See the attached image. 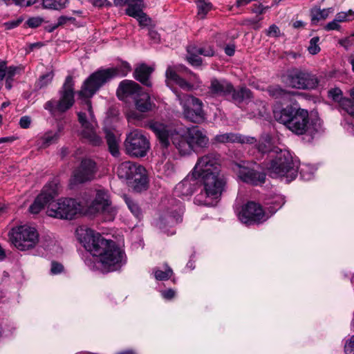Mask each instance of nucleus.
<instances>
[{
    "label": "nucleus",
    "mask_w": 354,
    "mask_h": 354,
    "mask_svg": "<svg viewBox=\"0 0 354 354\" xmlns=\"http://www.w3.org/2000/svg\"><path fill=\"white\" fill-rule=\"evenodd\" d=\"M31 123V119L29 116H22L19 120V126L23 129H28Z\"/></svg>",
    "instance_id": "69168bd1"
},
{
    "label": "nucleus",
    "mask_w": 354,
    "mask_h": 354,
    "mask_svg": "<svg viewBox=\"0 0 354 354\" xmlns=\"http://www.w3.org/2000/svg\"><path fill=\"white\" fill-rule=\"evenodd\" d=\"M272 137L266 135L257 143L255 144L254 148L257 151V158L260 160L266 157V159H270L277 151L279 149L272 142Z\"/></svg>",
    "instance_id": "aec40b11"
},
{
    "label": "nucleus",
    "mask_w": 354,
    "mask_h": 354,
    "mask_svg": "<svg viewBox=\"0 0 354 354\" xmlns=\"http://www.w3.org/2000/svg\"><path fill=\"white\" fill-rule=\"evenodd\" d=\"M187 51L188 54L187 61L188 63L194 67L201 66L203 64V59L196 53L194 52L193 48L190 46L187 47Z\"/></svg>",
    "instance_id": "4c0bfd02"
},
{
    "label": "nucleus",
    "mask_w": 354,
    "mask_h": 354,
    "mask_svg": "<svg viewBox=\"0 0 354 354\" xmlns=\"http://www.w3.org/2000/svg\"><path fill=\"white\" fill-rule=\"evenodd\" d=\"M344 351L346 354H354V335L345 344Z\"/></svg>",
    "instance_id": "13d9d810"
},
{
    "label": "nucleus",
    "mask_w": 354,
    "mask_h": 354,
    "mask_svg": "<svg viewBox=\"0 0 354 354\" xmlns=\"http://www.w3.org/2000/svg\"><path fill=\"white\" fill-rule=\"evenodd\" d=\"M266 35L268 37H278L280 35V30L277 25L272 24L270 26L266 32Z\"/></svg>",
    "instance_id": "6e6d98bb"
},
{
    "label": "nucleus",
    "mask_w": 354,
    "mask_h": 354,
    "mask_svg": "<svg viewBox=\"0 0 354 354\" xmlns=\"http://www.w3.org/2000/svg\"><path fill=\"white\" fill-rule=\"evenodd\" d=\"M301 109L297 103L281 105L273 110L274 118L277 122L287 128Z\"/></svg>",
    "instance_id": "a211bd4d"
},
{
    "label": "nucleus",
    "mask_w": 354,
    "mask_h": 354,
    "mask_svg": "<svg viewBox=\"0 0 354 354\" xmlns=\"http://www.w3.org/2000/svg\"><path fill=\"white\" fill-rule=\"evenodd\" d=\"M266 167L271 174L286 177L288 183L294 180L298 174V167L287 150L279 149L266 163Z\"/></svg>",
    "instance_id": "39448f33"
},
{
    "label": "nucleus",
    "mask_w": 354,
    "mask_h": 354,
    "mask_svg": "<svg viewBox=\"0 0 354 354\" xmlns=\"http://www.w3.org/2000/svg\"><path fill=\"white\" fill-rule=\"evenodd\" d=\"M133 172L132 180H128L127 184L136 192L147 190L149 185V180L146 169L141 165L138 166V169Z\"/></svg>",
    "instance_id": "412c9836"
},
{
    "label": "nucleus",
    "mask_w": 354,
    "mask_h": 354,
    "mask_svg": "<svg viewBox=\"0 0 354 354\" xmlns=\"http://www.w3.org/2000/svg\"><path fill=\"white\" fill-rule=\"evenodd\" d=\"M140 164L132 161H124L120 163L117 169V174L120 179L132 180V175L138 169Z\"/></svg>",
    "instance_id": "cd10ccee"
},
{
    "label": "nucleus",
    "mask_w": 354,
    "mask_h": 354,
    "mask_svg": "<svg viewBox=\"0 0 354 354\" xmlns=\"http://www.w3.org/2000/svg\"><path fill=\"white\" fill-rule=\"evenodd\" d=\"M174 92L182 106L185 119L196 124L202 123L205 120L203 103L201 99L192 95L181 93L177 89H174Z\"/></svg>",
    "instance_id": "6e6552de"
},
{
    "label": "nucleus",
    "mask_w": 354,
    "mask_h": 354,
    "mask_svg": "<svg viewBox=\"0 0 354 354\" xmlns=\"http://www.w3.org/2000/svg\"><path fill=\"white\" fill-rule=\"evenodd\" d=\"M320 38L318 36L313 37L309 41V46H308V51L312 55H315L321 51L319 46Z\"/></svg>",
    "instance_id": "a19ab883"
},
{
    "label": "nucleus",
    "mask_w": 354,
    "mask_h": 354,
    "mask_svg": "<svg viewBox=\"0 0 354 354\" xmlns=\"http://www.w3.org/2000/svg\"><path fill=\"white\" fill-rule=\"evenodd\" d=\"M193 176L199 178L203 183L201 194L194 198V203H201V197L203 194L207 198L219 199L225 191L227 178L221 172V155L212 151L198 158L196 165L192 169Z\"/></svg>",
    "instance_id": "f03ea898"
},
{
    "label": "nucleus",
    "mask_w": 354,
    "mask_h": 354,
    "mask_svg": "<svg viewBox=\"0 0 354 354\" xmlns=\"http://www.w3.org/2000/svg\"><path fill=\"white\" fill-rule=\"evenodd\" d=\"M106 140L110 153L117 157L120 154L119 145L115 134L110 130L106 131Z\"/></svg>",
    "instance_id": "2f4dec72"
},
{
    "label": "nucleus",
    "mask_w": 354,
    "mask_h": 354,
    "mask_svg": "<svg viewBox=\"0 0 354 354\" xmlns=\"http://www.w3.org/2000/svg\"><path fill=\"white\" fill-rule=\"evenodd\" d=\"M44 22V19L41 17H32L28 18L24 24V27L37 28Z\"/></svg>",
    "instance_id": "37998d69"
},
{
    "label": "nucleus",
    "mask_w": 354,
    "mask_h": 354,
    "mask_svg": "<svg viewBox=\"0 0 354 354\" xmlns=\"http://www.w3.org/2000/svg\"><path fill=\"white\" fill-rule=\"evenodd\" d=\"M104 84L92 73L82 83L81 88L77 92L78 100L82 106H86L91 118L94 116L91 98Z\"/></svg>",
    "instance_id": "f8f14e48"
},
{
    "label": "nucleus",
    "mask_w": 354,
    "mask_h": 354,
    "mask_svg": "<svg viewBox=\"0 0 354 354\" xmlns=\"http://www.w3.org/2000/svg\"><path fill=\"white\" fill-rule=\"evenodd\" d=\"M328 96L337 102L340 108L354 118V103L350 98L343 96V93L339 88L335 87L328 90Z\"/></svg>",
    "instance_id": "5701e85b"
},
{
    "label": "nucleus",
    "mask_w": 354,
    "mask_h": 354,
    "mask_svg": "<svg viewBox=\"0 0 354 354\" xmlns=\"http://www.w3.org/2000/svg\"><path fill=\"white\" fill-rule=\"evenodd\" d=\"M335 19L339 23L352 21L354 20V11L350 9L347 12H339L336 14Z\"/></svg>",
    "instance_id": "79ce46f5"
},
{
    "label": "nucleus",
    "mask_w": 354,
    "mask_h": 354,
    "mask_svg": "<svg viewBox=\"0 0 354 354\" xmlns=\"http://www.w3.org/2000/svg\"><path fill=\"white\" fill-rule=\"evenodd\" d=\"M142 92V88L138 83L130 80H124L120 82L116 95L121 99L133 95H140Z\"/></svg>",
    "instance_id": "a878e982"
},
{
    "label": "nucleus",
    "mask_w": 354,
    "mask_h": 354,
    "mask_svg": "<svg viewBox=\"0 0 354 354\" xmlns=\"http://www.w3.org/2000/svg\"><path fill=\"white\" fill-rule=\"evenodd\" d=\"M135 100V106L137 111L140 113H146L151 110L153 103L148 93H140Z\"/></svg>",
    "instance_id": "c756f323"
},
{
    "label": "nucleus",
    "mask_w": 354,
    "mask_h": 354,
    "mask_svg": "<svg viewBox=\"0 0 354 354\" xmlns=\"http://www.w3.org/2000/svg\"><path fill=\"white\" fill-rule=\"evenodd\" d=\"M7 71V62L0 59V81L6 77Z\"/></svg>",
    "instance_id": "e2e57ef3"
},
{
    "label": "nucleus",
    "mask_w": 354,
    "mask_h": 354,
    "mask_svg": "<svg viewBox=\"0 0 354 354\" xmlns=\"http://www.w3.org/2000/svg\"><path fill=\"white\" fill-rule=\"evenodd\" d=\"M126 203L129 209V210L131 212V213L135 216V217L137 219H140V216L142 214L141 209L138 205L134 202L133 200L130 198L126 199Z\"/></svg>",
    "instance_id": "a18cd8bd"
},
{
    "label": "nucleus",
    "mask_w": 354,
    "mask_h": 354,
    "mask_svg": "<svg viewBox=\"0 0 354 354\" xmlns=\"http://www.w3.org/2000/svg\"><path fill=\"white\" fill-rule=\"evenodd\" d=\"M268 92L270 96L275 99L285 97L289 93L286 89L282 88L279 85L269 86Z\"/></svg>",
    "instance_id": "58836bf2"
},
{
    "label": "nucleus",
    "mask_w": 354,
    "mask_h": 354,
    "mask_svg": "<svg viewBox=\"0 0 354 354\" xmlns=\"http://www.w3.org/2000/svg\"><path fill=\"white\" fill-rule=\"evenodd\" d=\"M81 135L93 146H100L102 144V138L97 135L93 127L88 129H83Z\"/></svg>",
    "instance_id": "473e14b6"
},
{
    "label": "nucleus",
    "mask_w": 354,
    "mask_h": 354,
    "mask_svg": "<svg viewBox=\"0 0 354 354\" xmlns=\"http://www.w3.org/2000/svg\"><path fill=\"white\" fill-rule=\"evenodd\" d=\"M142 2L134 1L129 3L125 10V14L129 17L136 19L143 13Z\"/></svg>",
    "instance_id": "72a5a7b5"
},
{
    "label": "nucleus",
    "mask_w": 354,
    "mask_h": 354,
    "mask_svg": "<svg viewBox=\"0 0 354 354\" xmlns=\"http://www.w3.org/2000/svg\"><path fill=\"white\" fill-rule=\"evenodd\" d=\"M75 82L72 75H67L64 82L59 91V100H50L47 101L44 108L50 113L57 111L64 113L71 109L75 104Z\"/></svg>",
    "instance_id": "423d86ee"
},
{
    "label": "nucleus",
    "mask_w": 354,
    "mask_h": 354,
    "mask_svg": "<svg viewBox=\"0 0 354 354\" xmlns=\"http://www.w3.org/2000/svg\"><path fill=\"white\" fill-rule=\"evenodd\" d=\"M10 235L12 243L21 251L32 249L39 241V233L37 230L27 225L19 226L16 230L12 229Z\"/></svg>",
    "instance_id": "9b49d317"
},
{
    "label": "nucleus",
    "mask_w": 354,
    "mask_h": 354,
    "mask_svg": "<svg viewBox=\"0 0 354 354\" xmlns=\"http://www.w3.org/2000/svg\"><path fill=\"white\" fill-rule=\"evenodd\" d=\"M224 51L227 55H228L230 57L233 56L235 53V45L234 44L226 45L225 47L224 48Z\"/></svg>",
    "instance_id": "338daca9"
},
{
    "label": "nucleus",
    "mask_w": 354,
    "mask_h": 354,
    "mask_svg": "<svg viewBox=\"0 0 354 354\" xmlns=\"http://www.w3.org/2000/svg\"><path fill=\"white\" fill-rule=\"evenodd\" d=\"M140 27L151 26L152 19L145 13H143L136 18Z\"/></svg>",
    "instance_id": "09e8293b"
},
{
    "label": "nucleus",
    "mask_w": 354,
    "mask_h": 354,
    "mask_svg": "<svg viewBox=\"0 0 354 354\" xmlns=\"http://www.w3.org/2000/svg\"><path fill=\"white\" fill-rule=\"evenodd\" d=\"M149 128L156 136L160 145L165 149L168 148L170 145L169 140L172 142L173 136L177 133L176 129L169 128L158 122H151Z\"/></svg>",
    "instance_id": "6ab92c4d"
},
{
    "label": "nucleus",
    "mask_w": 354,
    "mask_h": 354,
    "mask_svg": "<svg viewBox=\"0 0 354 354\" xmlns=\"http://www.w3.org/2000/svg\"><path fill=\"white\" fill-rule=\"evenodd\" d=\"M59 138V133L52 132L46 133L42 137V147L46 148L50 146L52 143L57 141Z\"/></svg>",
    "instance_id": "c03bdc74"
},
{
    "label": "nucleus",
    "mask_w": 354,
    "mask_h": 354,
    "mask_svg": "<svg viewBox=\"0 0 354 354\" xmlns=\"http://www.w3.org/2000/svg\"><path fill=\"white\" fill-rule=\"evenodd\" d=\"M198 180H199V178L194 177L192 174L188 175L176 186L175 193L176 196L182 198L192 196L196 189L200 187L198 185Z\"/></svg>",
    "instance_id": "4be33fe9"
},
{
    "label": "nucleus",
    "mask_w": 354,
    "mask_h": 354,
    "mask_svg": "<svg viewBox=\"0 0 354 354\" xmlns=\"http://www.w3.org/2000/svg\"><path fill=\"white\" fill-rule=\"evenodd\" d=\"M64 270V266L62 264L53 261L51 263V268H50V272L53 274H57L61 273Z\"/></svg>",
    "instance_id": "bf43d9fd"
},
{
    "label": "nucleus",
    "mask_w": 354,
    "mask_h": 354,
    "mask_svg": "<svg viewBox=\"0 0 354 354\" xmlns=\"http://www.w3.org/2000/svg\"><path fill=\"white\" fill-rule=\"evenodd\" d=\"M273 212L268 213L262 205L254 201H248L243 205L240 215L245 218L246 221H261L268 219Z\"/></svg>",
    "instance_id": "dca6fc26"
},
{
    "label": "nucleus",
    "mask_w": 354,
    "mask_h": 354,
    "mask_svg": "<svg viewBox=\"0 0 354 354\" xmlns=\"http://www.w3.org/2000/svg\"><path fill=\"white\" fill-rule=\"evenodd\" d=\"M237 136L240 137V138H237V140H236L237 143L254 144L257 142V139L254 137L245 136H243L240 133H237Z\"/></svg>",
    "instance_id": "5fc2aeb1"
},
{
    "label": "nucleus",
    "mask_w": 354,
    "mask_h": 354,
    "mask_svg": "<svg viewBox=\"0 0 354 354\" xmlns=\"http://www.w3.org/2000/svg\"><path fill=\"white\" fill-rule=\"evenodd\" d=\"M172 144L182 156L190 155L194 151V148L187 138V133L181 135L178 132L172 137Z\"/></svg>",
    "instance_id": "bb28decb"
},
{
    "label": "nucleus",
    "mask_w": 354,
    "mask_h": 354,
    "mask_svg": "<svg viewBox=\"0 0 354 354\" xmlns=\"http://www.w3.org/2000/svg\"><path fill=\"white\" fill-rule=\"evenodd\" d=\"M75 234L87 252L100 258L105 272L115 271L122 266L124 253L115 241L107 240L100 233L83 227H77Z\"/></svg>",
    "instance_id": "7ed1b4c3"
},
{
    "label": "nucleus",
    "mask_w": 354,
    "mask_h": 354,
    "mask_svg": "<svg viewBox=\"0 0 354 354\" xmlns=\"http://www.w3.org/2000/svg\"><path fill=\"white\" fill-rule=\"evenodd\" d=\"M75 21V17H66L64 15H62L58 18L57 25L58 27L62 26L65 25L68 21L73 22Z\"/></svg>",
    "instance_id": "680f3d73"
},
{
    "label": "nucleus",
    "mask_w": 354,
    "mask_h": 354,
    "mask_svg": "<svg viewBox=\"0 0 354 354\" xmlns=\"http://www.w3.org/2000/svg\"><path fill=\"white\" fill-rule=\"evenodd\" d=\"M96 163L91 159L86 158L81 161L80 166L74 170L69 180L70 189L93 179L96 173Z\"/></svg>",
    "instance_id": "4468645a"
},
{
    "label": "nucleus",
    "mask_w": 354,
    "mask_h": 354,
    "mask_svg": "<svg viewBox=\"0 0 354 354\" xmlns=\"http://www.w3.org/2000/svg\"><path fill=\"white\" fill-rule=\"evenodd\" d=\"M124 146L126 153L129 156L143 158L150 149V142L142 131L136 129L127 135Z\"/></svg>",
    "instance_id": "9d476101"
},
{
    "label": "nucleus",
    "mask_w": 354,
    "mask_h": 354,
    "mask_svg": "<svg viewBox=\"0 0 354 354\" xmlns=\"http://www.w3.org/2000/svg\"><path fill=\"white\" fill-rule=\"evenodd\" d=\"M175 291L172 289L167 290L162 292V295L166 299H171L175 296Z\"/></svg>",
    "instance_id": "774afa93"
},
{
    "label": "nucleus",
    "mask_w": 354,
    "mask_h": 354,
    "mask_svg": "<svg viewBox=\"0 0 354 354\" xmlns=\"http://www.w3.org/2000/svg\"><path fill=\"white\" fill-rule=\"evenodd\" d=\"M186 133L187 138L194 148V151H196L197 148L208 147L209 138L198 126L187 129Z\"/></svg>",
    "instance_id": "b1692460"
},
{
    "label": "nucleus",
    "mask_w": 354,
    "mask_h": 354,
    "mask_svg": "<svg viewBox=\"0 0 354 354\" xmlns=\"http://www.w3.org/2000/svg\"><path fill=\"white\" fill-rule=\"evenodd\" d=\"M196 6L198 8V15L201 18H204L213 8L212 3L207 0H197Z\"/></svg>",
    "instance_id": "e433bc0d"
},
{
    "label": "nucleus",
    "mask_w": 354,
    "mask_h": 354,
    "mask_svg": "<svg viewBox=\"0 0 354 354\" xmlns=\"http://www.w3.org/2000/svg\"><path fill=\"white\" fill-rule=\"evenodd\" d=\"M287 129L298 136H310L313 140L315 134L321 129V120L319 118L310 119L308 110L301 109Z\"/></svg>",
    "instance_id": "1a4fd4ad"
},
{
    "label": "nucleus",
    "mask_w": 354,
    "mask_h": 354,
    "mask_svg": "<svg viewBox=\"0 0 354 354\" xmlns=\"http://www.w3.org/2000/svg\"><path fill=\"white\" fill-rule=\"evenodd\" d=\"M282 78L287 86L299 90H314L319 84V80L315 74L298 68L288 70Z\"/></svg>",
    "instance_id": "0eeeda50"
},
{
    "label": "nucleus",
    "mask_w": 354,
    "mask_h": 354,
    "mask_svg": "<svg viewBox=\"0 0 354 354\" xmlns=\"http://www.w3.org/2000/svg\"><path fill=\"white\" fill-rule=\"evenodd\" d=\"M132 70L131 64L127 61H122L121 64L116 67L106 68H100L94 74L105 85L117 76L126 77Z\"/></svg>",
    "instance_id": "2eb2a0df"
},
{
    "label": "nucleus",
    "mask_w": 354,
    "mask_h": 354,
    "mask_svg": "<svg viewBox=\"0 0 354 354\" xmlns=\"http://www.w3.org/2000/svg\"><path fill=\"white\" fill-rule=\"evenodd\" d=\"M58 195V183L53 180L46 184L42 189L41 193L37 196L32 203L30 205L28 211L32 214H37L45 206L53 204L55 198Z\"/></svg>",
    "instance_id": "ddd939ff"
},
{
    "label": "nucleus",
    "mask_w": 354,
    "mask_h": 354,
    "mask_svg": "<svg viewBox=\"0 0 354 354\" xmlns=\"http://www.w3.org/2000/svg\"><path fill=\"white\" fill-rule=\"evenodd\" d=\"M341 26L339 22L334 19L332 21H330L324 26V30L326 31L330 30H340Z\"/></svg>",
    "instance_id": "4d7b16f0"
},
{
    "label": "nucleus",
    "mask_w": 354,
    "mask_h": 354,
    "mask_svg": "<svg viewBox=\"0 0 354 354\" xmlns=\"http://www.w3.org/2000/svg\"><path fill=\"white\" fill-rule=\"evenodd\" d=\"M269 8L268 6H264L261 3H254L250 8L252 13L257 15H261L266 13V10Z\"/></svg>",
    "instance_id": "8fccbe9b"
},
{
    "label": "nucleus",
    "mask_w": 354,
    "mask_h": 354,
    "mask_svg": "<svg viewBox=\"0 0 354 354\" xmlns=\"http://www.w3.org/2000/svg\"><path fill=\"white\" fill-rule=\"evenodd\" d=\"M236 165L239 168L237 176L242 182L252 186H258L265 183L266 178L265 172L240 164Z\"/></svg>",
    "instance_id": "f3484780"
},
{
    "label": "nucleus",
    "mask_w": 354,
    "mask_h": 354,
    "mask_svg": "<svg viewBox=\"0 0 354 354\" xmlns=\"http://www.w3.org/2000/svg\"><path fill=\"white\" fill-rule=\"evenodd\" d=\"M42 6L45 9L57 10L56 0H42Z\"/></svg>",
    "instance_id": "0e129e2a"
},
{
    "label": "nucleus",
    "mask_w": 354,
    "mask_h": 354,
    "mask_svg": "<svg viewBox=\"0 0 354 354\" xmlns=\"http://www.w3.org/2000/svg\"><path fill=\"white\" fill-rule=\"evenodd\" d=\"M194 53H196L198 55H203L205 57H213L215 55V50L212 46L205 44L201 46L196 45L190 46Z\"/></svg>",
    "instance_id": "c9c22d12"
},
{
    "label": "nucleus",
    "mask_w": 354,
    "mask_h": 354,
    "mask_svg": "<svg viewBox=\"0 0 354 354\" xmlns=\"http://www.w3.org/2000/svg\"><path fill=\"white\" fill-rule=\"evenodd\" d=\"M173 274L172 270L167 267L165 271L158 270L155 272V277L157 280L165 281L169 279Z\"/></svg>",
    "instance_id": "49530a36"
},
{
    "label": "nucleus",
    "mask_w": 354,
    "mask_h": 354,
    "mask_svg": "<svg viewBox=\"0 0 354 354\" xmlns=\"http://www.w3.org/2000/svg\"><path fill=\"white\" fill-rule=\"evenodd\" d=\"M77 119L78 122L81 124L83 129H88L91 127H93L92 124L90 123V122L87 119V116L86 113L84 112H78L77 113Z\"/></svg>",
    "instance_id": "de8ad7c7"
},
{
    "label": "nucleus",
    "mask_w": 354,
    "mask_h": 354,
    "mask_svg": "<svg viewBox=\"0 0 354 354\" xmlns=\"http://www.w3.org/2000/svg\"><path fill=\"white\" fill-rule=\"evenodd\" d=\"M53 77V71H50L41 75L38 81L36 82L35 86L38 88H42L44 87L47 86L49 84L51 83Z\"/></svg>",
    "instance_id": "ea45409f"
},
{
    "label": "nucleus",
    "mask_w": 354,
    "mask_h": 354,
    "mask_svg": "<svg viewBox=\"0 0 354 354\" xmlns=\"http://www.w3.org/2000/svg\"><path fill=\"white\" fill-rule=\"evenodd\" d=\"M99 213L107 214L103 221H113L115 219V210L111 207L107 194L102 190L97 192L95 199L85 208L76 199L65 198L50 204L47 210L49 216L66 220L73 219L77 214L91 217Z\"/></svg>",
    "instance_id": "f257e3e1"
},
{
    "label": "nucleus",
    "mask_w": 354,
    "mask_h": 354,
    "mask_svg": "<svg viewBox=\"0 0 354 354\" xmlns=\"http://www.w3.org/2000/svg\"><path fill=\"white\" fill-rule=\"evenodd\" d=\"M237 138H240L237 136V133H226L223 134H218L214 136L212 140L213 143H234L236 142Z\"/></svg>",
    "instance_id": "f704fd0d"
},
{
    "label": "nucleus",
    "mask_w": 354,
    "mask_h": 354,
    "mask_svg": "<svg viewBox=\"0 0 354 354\" xmlns=\"http://www.w3.org/2000/svg\"><path fill=\"white\" fill-rule=\"evenodd\" d=\"M24 21V18L22 17H19L16 20H12L3 24L6 30H12L17 27H18Z\"/></svg>",
    "instance_id": "603ef678"
},
{
    "label": "nucleus",
    "mask_w": 354,
    "mask_h": 354,
    "mask_svg": "<svg viewBox=\"0 0 354 354\" xmlns=\"http://www.w3.org/2000/svg\"><path fill=\"white\" fill-rule=\"evenodd\" d=\"M165 76L167 80L173 81L185 91H189L194 88L192 84L181 77L175 71L171 68V67L167 69Z\"/></svg>",
    "instance_id": "c85d7f7f"
},
{
    "label": "nucleus",
    "mask_w": 354,
    "mask_h": 354,
    "mask_svg": "<svg viewBox=\"0 0 354 354\" xmlns=\"http://www.w3.org/2000/svg\"><path fill=\"white\" fill-rule=\"evenodd\" d=\"M338 43L346 50H348L351 46H354V39L352 37H347L339 39Z\"/></svg>",
    "instance_id": "864d4df0"
},
{
    "label": "nucleus",
    "mask_w": 354,
    "mask_h": 354,
    "mask_svg": "<svg viewBox=\"0 0 354 354\" xmlns=\"http://www.w3.org/2000/svg\"><path fill=\"white\" fill-rule=\"evenodd\" d=\"M7 73H6V77H8V79H14V77L16 74H19L22 71V68L21 66H7Z\"/></svg>",
    "instance_id": "3c124183"
},
{
    "label": "nucleus",
    "mask_w": 354,
    "mask_h": 354,
    "mask_svg": "<svg viewBox=\"0 0 354 354\" xmlns=\"http://www.w3.org/2000/svg\"><path fill=\"white\" fill-rule=\"evenodd\" d=\"M208 93L213 97H223L235 104H240L253 98L252 91L245 86L236 89L233 84L225 78L212 77L208 86Z\"/></svg>",
    "instance_id": "20e7f679"
},
{
    "label": "nucleus",
    "mask_w": 354,
    "mask_h": 354,
    "mask_svg": "<svg viewBox=\"0 0 354 354\" xmlns=\"http://www.w3.org/2000/svg\"><path fill=\"white\" fill-rule=\"evenodd\" d=\"M153 71V66H149L146 63H140L135 67L133 77L143 86L151 88L152 86L151 77Z\"/></svg>",
    "instance_id": "393cba45"
},
{
    "label": "nucleus",
    "mask_w": 354,
    "mask_h": 354,
    "mask_svg": "<svg viewBox=\"0 0 354 354\" xmlns=\"http://www.w3.org/2000/svg\"><path fill=\"white\" fill-rule=\"evenodd\" d=\"M334 11L333 8L321 9L319 7H314L310 10V15L313 24H316L320 20H325L330 13Z\"/></svg>",
    "instance_id": "7c9ffc66"
},
{
    "label": "nucleus",
    "mask_w": 354,
    "mask_h": 354,
    "mask_svg": "<svg viewBox=\"0 0 354 354\" xmlns=\"http://www.w3.org/2000/svg\"><path fill=\"white\" fill-rule=\"evenodd\" d=\"M169 216L171 219L174 221H183V212L181 209H176L170 212Z\"/></svg>",
    "instance_id": "052dcab7"
}]
</instances>
